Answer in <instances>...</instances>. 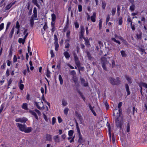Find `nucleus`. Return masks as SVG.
Wrapping results in <instances>:
<instances>
[{
	"label": "nucleus",
	"mask_w": 147,
	"mask_h": 147,
	"mask_svg": "<svg viewBox=\"0 0 147 147\" xmlns=\"http://www.w3.org/2000/svg\"><path fill=\"white\" fill-rule=\"evenodd\" d=\"M108 81L112 85H119L121 84V82L120 78L118 77H116V78L111 77L107 78Z\"/></svg>",
	"instance_id": "f257e3e1"
},
{
	"label": "nucleus",
	"mask_w": 147,
	"mask_h": 147,
	"mask_svg": "<svg viewBox=\"0 0 147 147\" xmlns=\"http://www.w3.org/2000/svg\"><path fill=\"white\" fill-rule=\"evenodd\" d=\"M109 61H107V58L103 57L101 59V63L103 69L106 71L108 70L107 65H108Z\"/></svg>",
	"instance_id": "f03ea898"
},
{
	"label": "nucleus",
	"mask_w": 147,
	"mask_h": 147,
	"mask_svg": "<svg viewBox=\"0 0 147 147\" xmlns=\"http://www.w3.org/2000/svg\"><path fill=\"white\" fill-rule=\"evenodd\" d=\"M17 126L19 127L20 130L22 131H24V130L26 128V125L25 124H22L21 123H16Z\"/></svg>",
	"instance_id": "7ed1b4c3"
},
{
	"label": "nucleus",
	"mask_w": 147,
	"mask_h": 147,
	"mask_svg": "<svg viewBox=\"0 0 147 147\" xmlns=\"http://www.w3.org/2000/svg\"><path fill=\"white\" fill-rule=\"evenodd\" d=\"M75 114L77 117L78 118L80 121L79 123L80 124H82L84 122L83 119L82 115L78 113V112L76 111Z\"/></svg>",
	"instance_id": "20e7f679"
},
{
	"label": "nucleus",
	"mask_w": 147,
	"mask_h": 147,
	"mask_svg": "<svg viewBox=\"0 0 147 147\" xmlns=\"http://www.w3.org/2000/svg\"><path fill=\"white\" fill-rule=\"evenodd\" d=\"M15 121L16 122H20L21 123H25L27 121V119L25 117L20 118L16 119Z\"/></svg>",
	"instance_id": "39448f33"
},
{
	"label": "nucleus",
	"mask_w": 147,
	"mask_h": 147,
	"mask_svg": "<svg viewBox=\"0 0 147 147\" xmlns=\"http://www.w3.org/2000/svg\"><path fill=\"white\" fill-rule=\"evenodd\" d=\"M80 80L82 85L85 87H86L88 86V83L85 82V80L84 78L81 77L80 78Z\"/></svg>",
	"instance_id": "423d86ee"
},
{
	"label": "nucleus",
	"mask_w": 147,
	"mask_h": 147,
	"mask_svg": "<svg viewBox=\"0 0 147 147\" xmlns=\"http://www.w3.org/2000/svg\"><path fill=\"white\" fill-rule=\"evenodd\" d=\"M81 29L80 37L81 38H85L84 36V27L82 26H81Z\"/></svg>",
	"instance_id": "0eeeda50"
},
{
	"label": "nucleus",
	"mask_w": 147,
	"mask_h": 147,
	"mask_svg": "<svg viewBox=\"0 0 147 147\" xmlns=\"http://www.w3.org/2000/svg\"><path fill=\"white\" fill-rule=\"evenodd\" d=\"M74 59L76 65L78 67H79L80 65V63L79 61L78 56H77L76 57H74Z\"/></svg>",
	"instance_id": "6e6552de"
},
{
	"label": "nucleus",
	"mask_w": 147,
	"mask_h": 147,
	"mask_svg": "<svg viewBox=\"0 0 147 147\" xmlns=\"http://www.w3.org/2000/svg\"><path fill=\"white\" fill-rule=\"evenodd\" d=\"M32 130V129L31 127H27L26 126V128L24 130V132L26 133H29L31 132Z\"/></svg>",
	"instance_id": "1a4fd4ad"
},
{
	"label": "nucleus",
	"mask_w": 147,
	"mask_h": 147,
	"mask_svg": "<svg viewBox=\"0 0 147 147\" xmlns=\"http://www.w3.org/2000/svg\"><path fill=\"white\" fill-rule=\"evenodd\" d=\"M83 39L84 40L85 42V44L88 47H90L91 46L89 40L88 38H84Z\"/></svg>",
	"instance_id": "9d476101"
},
{
	"label": "nucleus",
	"mask_w": 147,
	"mask_h": 147,
	"mask_svg": "<svg viewBox=\"0 0 147 147\" xmlns=\"http://www.w3.org/2000/svg\"><path fill=\"white\" fill-rule=\"evenodd\" d=\"M125 87L127 93V96L130 95L131 92L129 90V86L127 84H125Z\"/></svg>",
	"instance_id": "9b49d317"
},
{
	"label": "nucleus",
	"mask_w": 147,
	"mask_h": 147,
	"mask_svg": "<svg viewBox=\"0 0 147 147\" xmlns=\"http://www.w3.org/2000/svg\"><path fill=\"white\" fill-rule=\"evenodd\" d=\"M116 124V125L117 127H119L120 129H121L122 126V122L121 121H118L115 123Z\"/></svg>",
	"instance_id": "f8f14e48"
},
{
	"label": "nucleus",
	"mask_w": 147,
	"mask_h": 147,
	"mask_svg": "<svg viewBox=\"0 0 147 147\" xmlns=\"http://www.w3.org/2000/svg\"><path fill=\"white\" fill-rule=\"evenodd\" d=\"M96 13L95 12H94L92 16H91L90 17V19L93 22H95L96 21Z\"/></svg>",
	"instance_id": "ddd939ff"
},
{
	"label": "nucleus",
	"mask_w": 147,
	"mask_h": 147,
	"mask_svg": "<svg viewBox=\"0 0 147 147\" xmlns=\"http://www.w3.org/2000/svg\"><path fill=\"white\" fill-rule=\"evenodd\" d=\"M52 136L51 135L48 134H47L46 135V140L47 141H51L52 140Z\"/></svg>",
	"instance_id": "4468645a"
},
{
	"label": "nucleus",
	"mask_w": 147,
	"mask_h": 147,
	"mask_svg": "<svg viewBox=\"0 0 147 147\" xmlns=\"http://www.w3.org/2000/svg\"><path fill=\"white\" fill-rule=\"evenodd\" d=\"M34 17L32 15L31 16V18L30 19V24L31 27H33L34 24Z\"/></svg>",
	"instance_id": "2eb2a0df"
},
{
	"label": "nucleus",
	"mask_w": 147,
	"mask_h": 147,
	"mask_svg": "<svg viewBox=\"0 0 147 147\" xmlns=\"http://www.w3.org/2000/svg\"><path fill=\"white\" fill-rule=\"evenodd\" d=\"M89 106L90 108V110L92 111L93 115L95 116L96 115V114L94 111L93 109L94 108V107H93L91 106L90 104H89Z\"/></svg>",
	"instance_id": "dca6fc26"
},
{
	"label": "nucleus",
	"mask_w": 147,
	"mask_h": 147,
	"mask_svg": "<svg viewBox=\"0 0 147 147\" xmlns=\"http://www.w3.org/2000/svg\"><path fill=\"white\" fill-rule=\"evenodd\" d=\"M15 2L11 3L7 5L5 7V9L8 10L15 4Z\"/></svg>",
	"instance_id": "f3484780"
},
{
	"label": "nucleus",
	"mask_w": 147,
	"mask_h": 147,
	"mask_svg": "<svg viewBox=\"0 0 147 147\" xmlns=\"http://www.w3.org/2000/svg\"><path fill=\"white\" fill-rule=\"evenodd\" d=\"M22 107L23 109L25 110H28V104L26 103H23Z\"/></svg>",
	"instance_id": "a211bd4d"
},
{
	"label": "nucleus",
	"mask_w": 147,
	"mask_h": 147,
	"mask_svg": "<svg viewBox=\"0 0 147 147\" xmlns=\"http://www.w3.org/2000/svg\"><path fill=\"white\" fill-rule=\"evenodd\" d=\"M73 80L75 83V84L77 85L78 86L79 85V83H78V78L74 76L73 78Z\"/></svg>",
	"instance_id": "6ab92c4d"
},
{
	"label": "nucleus",
	"mask_w": 147,
	"mask_h": 147,
	"mask_svg": "<svg viewBox=\"0 0 147 147\" xmlns=\"http://www.w3.org/2000/svg\"><path fill=\"white\" fill-rule=\"evenodd\" d=\"M63 55L65 56V58L67 59H68L70 57L69 53L67 51L64 52L63 53Z\"/></svg>",
	"instance_id": "aec40b11"
},
{
	"label": "nucleus",
	"mask_w": 147,
	"mask_h": 147,
	"mask_svg": "<svg viewBox=\"0 0 147 147\" xmlns=\"http://www.w3.org/2000/svg\"><path fill=\"white\" fill-rule=\"evenodd\" d=\"M59 136L58 135L55 136H53V138L55 142H59Z\"/></svg>",
	"instance_id": "412c9836"
},
{
	"label": "nucleus",
	"mask_w": 147,
	"mask_h": 147,
	"mask_svg": "<svg viewBox=\"0 0 147 147\" xmlns=\"http://www.w3.org/2000/svg\"><path fill=\"white\" fill-rule=\"evenodd\" d=\"M33 13H34V16L33 17L34 18H36L37 17V9L36 7H34V8L33 9Z\"/></svg>",
	"instance_id": "4be33fe9"
},
{
	"label": "nucleus",
	"mask_w": 147,
	"mask_h": 147,
	"mask_svg": "<svg viewBox=\"0 0 147 147\" xmlns=\"http://www.w3.org/2000/svg\"><path fill=\"white\" fill-rule=\"evenodd\" d=\"M32 3L35 5L39 9L40 7L37 3V0H32Z\"/></svg>",
	"instance_id": "5701e85b"
},
{
	"label": "nucleus",
	"mask_w": 147,
	"mask_h": 147,
	"mask_svg": "<svg viewBox=\"0 0 147 147\" xmlns=\"http://www.w3.org/2000/svg\"><path fill=\"white\" fill-rule=\"evenodd\" d=\"M14 31V27H13L12 29L11 32L9 33V37L10 38H11L12 37L13 35Z\"/></svg>",
	"instance_id": "b1692460"
},
{
	"label": "nucleus",
	"mask_w": 147,
	"mask_h": 147,
	"mask_svg": "<svg viewBox=\"0 0 147 147\" xmlns=\"http://www.w3.org/2000/svg\"><path fill=\"white\" fill-rule=\"evenodd\" d=\"M139 34H136L137 39H141L142 38V32L141 31H139Z\"/></svg>",
	"instance_id": "393cba45"
},
{
	"label": "nucleus",
	"mask_w": 147,
	"mask_h": 147,
	"mask_svg": "<svg viewBox=\"0 0 147 147\" xmlns=\"http://www.w3.org/2000/svg\"><path fill=\"white\" fill-rule=\"evenodd\" d=\"M125 77L129 84H131L132 83L131 79L130 78L126 75H125Z\"/></svg>",
	"instance_id": "a878e982"
},
{
	"label": "nucleus",
	"mask_w": 147,
	"mask_h": 147,
	"mask_svg": "<svg viewBox=\"0 0 147 147\" xmlns=\"http://www.w3.org/2000/svg\"><path fill=\"white\" fill-rule=\"evenodd\" d=\"M25 40H24V38H20L19 39L18 41L20 43H22L23 44H24V43Z\"/></svg>",
	"instance_id": "bb28decb"
},
{
	"label": "nucleus",
	"mask_w": 147,
	"mask_h": 147,
	"mask_svg": "<svg viewBox=\"0 0 147 147\" xmlns=\"http://www.w3.org/2000/svg\"><path fill=\"white\" fill-rule=\"evenodd\" d=\"M59 79L60 81V84L61 85H62L63 83V80L61 75L60 74L59 75Z\"/></svg>",
	"instance_id": "cd10ccee"
},
{
	"label": "nucleus",
	"mask_w": 147,
	"mask_h": 147,
	"mask_svg": "<svg viewBox=\"0 0 147 147\" xmlns=\"http://www.w3.org/2000/svg\"><path fill=\"white\" fill-rule=\"evenodd\" d=\"M86 53L89 59L90 60L92 58V57H91V55L89 52L88 51H86Z\"/></svg>",
	"instance_id": "c85d7f7f"
},
{
	"label": "nucleus",
	"mask_w": 147,
	"mask_h": 147,
	"mask_svg": "<svg viewBox=\"0 0 147 147\" xmlns=\"http://www.w3.org/2000/svg\"><path fill=\"white\" fill-rule=\"evenodd\" d=\"M120 52L122 56L123 57H125L127 56V55L126 54L125 51L122 50Z\"/></svg>",
	"instance_id": "c756f323"
},
{
	"label": "nucleus",
	"mask_w": 147,
	"mask_h": 147,
	"mask_svg": "<svg viewBox=\"0 0 147 147\" xmlns=\"http://www.w3.org/2000/svg\"><path fill=\"white\" fill-rule=\"evenodd\" d=\"M51 72L48 69V68L47 67V72H46V76L48 78H49L50 77V74Z\"/></svg>",
	"instance_id": "7c9ffc66"
},
{
	"label": "nucleus",
	"mask_w": 147,
	"mask_h": 147,
	"mask_svg": "<svg viewBox=\"0 0 147 147\" xmlns=\"http://www.w3.org/2000/svg\"><path fill=\"white\" fill-rule=\"evenodd\" d=\"M52 20V22H55L56 18V16L54 13H53L51 15Z\"/></svg>",
	"instance_id": "2f4dec72"
},
{
	"label": "nucleus",
	"mask_w": 147,
	"mask_h": 147,
	"mask_svg": "<svg viewBox=\"0 0 147 147\" xmlns=\"http://www.w3.org/2000/svg\"><path fill=\"white\" fill-rule=\"evenodd\" d=\"M108 127L109 129V138H110V140H111V127L110 125L109 124V125H108Z\"/></svg>",
	"instance_id": "473e14b6"
},
{
	"label": "nucleus",
	"mask_w": 147,
	"mask_h": 147,
	"mask_svg": "<svg viewBox=\"0 0 147 147\" xmlns=\"http://www.w3.org/2000/svg\"><path fill=\"white\" fill-rule=\"evenodd\" d=\"M54 44L55 46V50L56 51H57L59 47V45L58 43V42H55Z\"/></svg>",
	"instance_id": "72a5a7b5"
},
{
	"label": "nucleus",
	"mask_w": 147,
	"mask_h": 147,
	"mask_svg": "<svg viewBox=\"0 0 147 147\" xmlns=\"http://www.w3.org/2000/svg\"><path fill=\"white\" fill-rule=\"evenodd\" d=\"M34 105L36 106L38 109L39 110L41 109V108L38 105V104L39 102H36V101H34Z\"/></svg>",
	"instance_id": "f704fd0d"
},
{
	"label": "nucleus",
	"mask_w": 147,
	"mask_h": 147,
	"mask_svg": "<svg viewBox=\"0 0 147 147\" xmlns=\"http://www.w3.org/2000/svg\"><path fill=\"white\" fill-rule=\"evenodd\" d=\"M106 3L105 1H102V7L103 9H104L105 8L106 6Z\"/></svg>",
	"instance_id": "c9c22d12"
},
{
	"label": "nucleus",
	"mask_w": 147,
	"mask_h": 147,
	"mask_svg": "<svg viewBox=\"0 0 147 147\" xmlns=\"http://www.w3.org/2000/svg\"><path fill=\"white\" fill-rule=\"evenodd\" d=\"M120 7L119 5H117V13L118 14V16H119L120 14Z\"/></svg>",
	"instance_id": "e433bc0d"
},
{
	"label": "nucleus",
	"mask_w": 147,
	"mask_h": 147,
	"mask_svg": "<svg viewBox=\"0 0 147 147\" xmlns=\"http://www.w3.org/2000/svg\"><path fill=\"white\" fill-rule=\"evenodd\" d=\"M74 133V131L73 130H70L68 131V135L69 137L71 136Z\"/></svg>",
	"instance_id": "4c0bfd02"
},
{
	"label": "nucleus",
	"mask_w": 147,
	"mask_h": 147,
	"mask_svg": "<svg viewBox=\"0 0 147 147\" xmlns=\"http://www.w3.org/2000/svg\"><path fill=\"white\" fill-rule=\"evenodd\" d=\"M84 141L82 138V137L79 138V139L78 140V142L80 144L84 142Z\"/></svg>",
	"instance_id": "58836bf2"
},
{
	"label": "nucleus",
	"mask_w": 147,
	"mask_h": 147,
	"mask_svg": "<svg viewBox=\"0 0 147 147\" xmlns=\"http://www.w3.org/2000/svg\"><path fill=\"white\" fill-rule=\"evenodd\" d=\"M118 109H119V110H118L119 112H117V114H119V117H120L122 113V109L121 108H118Z\"/></svg>",
	"instance_id": "ea45409f"
},
{
	"label": "nucleus",
	"mask_w": 147,
	"mask_h": 147,
	"mask_svg": "<svg viewBox=\"0 0 147 147\" xmlns=\"http://www.w3.org/2000/svg\"><path fill=\"white\" fill-rule=\"evenodd\" d=\"M5 104H3L1 105L0 108V114H1L2 112L3 109L5 107Z\"/></svg>",
	"instance_id": "a19ab883"
},
{
	"label": "nucleus",
	"mask_w": 147,
	"mask_h": 147,
	"mask_svg": "<svg viewBox=\"0 0 147 147\" xmlns=\"http://www.w3.org/2000/svg\"><path fill=\"white\" fill-rule=\"evenodd\" d=\"M122 42L124 44V45L126 46H128L129 45L127 41L124 39H123V40H122Z\"/></svg>",
	"instance_id": "79ce46f5"
},
{
	"label": "nucleus",
	"mask_w": 147,
	"mask_h": 147,
	"mask_svg": "<svg viewBox=\"0 0 147 147\" xmlns=\"http://www.w3.org/2000/svg\"><path fill=\"white\" fill-rule=\"evenodd\" d=\"M62 105L63 106H65L67 104V102L64 100H62Z\"/></svg>",
	"instance_id": "37998d69"
},
{
	"label": "nucleus",
	"mask_w": 147,
	"mask_h": 147,
	"mask_svg": "<svg viewBox=\"0 0 147 147\" xmlns=\"http://www.w3.org/2000/svg\"><path fill=\"white\" fill-rule=\"evenodd\" d=\"M19 87L21 90H22L24 89V85L22 84H20L19 85Z\"/></svg>",
	"instance_id": "c03bdc74"
},
{
	"label": "nucleus",
	"mask_w": 147,
	"mask_h": 147,
	"mask_svg": "<svg viewBox=\"0 0 147 147\" xmlns=\"http://www.w3.org/2000/svg\"><path fill=\"white\" fill-rule=\"evenodd\" d=\"M135 5L134 4L132 5L131 6H130L129 9H130L132 11H134L135 9Z\"/></svg>",
	"instance_id": "a18cd8bd"
},
{
	"label": "nucleus",
	"mask_w": 147,
	"mask_h": 147,
	"mask_svg": "<svg viewBox=\"0 0 147 147\" xmlns=\"http://www.w3.org/2000/svg\"><path fill=\"white\" fill-rule=\"evenodd\" d=\"M69 110V109L67 108H66L64 110V114L66 115H67L68 114V112Z\"/></svg>",
	"instance_id": "49530a36"
},
{
	"label": "nucleus",
	"mask_w": 147,
	"mask_h": 147,
	"mask_svg": "<svg viewBox=\"0 0 147 147\" xmlns=\"http://www.w3.org/2000/svg\"><path fill=\"white\" fill-rule=\"evenodd\" d=\"M20 26L18 21H17L16 26V29H20Z\"/></svg>",
	"instance_id": "de8ad7c7"
},
{
	"label": "nucleus",
	"mask_w": 147,
	"mask_h": 147,
	"mask_svg": "<svg viewBox=\"0 0 147 147\" xmlns=\"http://www.w3.org/2000/svg\"><path fill=\"white\" fill-rule=\"evenodd\" d=\"M102 19H100L99 20V29L100 30L102 26Z\"/></svg>",
	"instance_id": "09e8293b"
},
{
	"label": "nucleus",
	"mask_w": 147,
	"mask_h": 147,
	"mask_svg": "<svg viewBox=\"0 0 147 147\" xmlns=\"http://www.w3.org/2000/svg\"><path fill=\"white\" fill-rule=\"evenodd\" d=\"M116 8H113L112 10V14L113 16H114L115 13L116 12Z\"/></svg>",
	"instance_id": "8fccbe9b"
},
{
	"label": "nucleus",
	"mask_w": 147,
	"mask_h": 147,
	"mask_svg": "<svg viewBox=\"0 0 147 147\" xmlns=\"http://www.w3.org/2000/svg\"><path fill=\"white\" fill-rule=\"evenodd\" d=\"M130 131V125L129 123L127 124V132H129Z\"/></svg>",
	"instance_id": "3c124183"
},
{
	"label": "nucleus",
	"mask_w": 147,
	"mask_h": 147,
	"mask_svg": "<svg viewBox=\"0 0 147 147\" xmlns=\"http://www.w3.org/2000/svg\"><path fill=\"white\" fill-rule=\"evenodd\" d=\"M122 18L121 17H120L119 18V24L120 25H121L122 24Z\"/></svg>",
	"instance_id": "603ef678"
},
{
	"label": "nucleus",
	"mask_w": 147,
	"mask_h": 147,
	"mask_svg": "<svg viewBox=\"0 0 147 147\" xmlns=\"http://www.w3.org/2000/svg\"><path fill=\"white\" fill-rule=\"evenodd\" d=\"M56 121V119L55 117H53L52 119V124L54 125Z\"/></svg>",
	"instance_id": "864d4df0"
},
{
	"label": "nucleus",
	"mask_w": 147,
	"mask_h": 147,
	"mask_svg": "<svg viewBox=\"0 0 147 147\" xmlns=\"http://www.w3.org/2000/svg\"><path fill=\"white\" fill-rule=\"evenodd\" d=\"M70 33V31L69 30L67 31L66 33V36L68 38H70L69 35Z\"/></svg>",
	"instance_id": "5fc2aeb1"
},
{
	"label": "nucleus",
	"mask_w": 147,
	"mask_h": 147,
	"mask_svg": "<svg viewBox=\"0 0 147 147\" xmlns=\"http://www.w3.org/2000/svg\"><path fill=\"white\" fill-rule=\"evenodd\" d=\"M105 106L106 108V109L107 110L109 108V105L107 102L106 101L105 102Z\"/></svg>",
	"instance_id": "6e6d98bb"
},
{
	"label": "nucleus",
	"mask_w": 147,
	"mask_h": 147,
	"mask_svg": "<svg viewBox=\"0 0 147 147\" xmlns=\"http://www.w3.org/2000/svg\"><path fill=\"white\" fill-rule=\"evenodd\" d=\"M112 67L113 68L115 66V61L112 60Z\"/></svg>",
	"instance_id": "4d7b16f0"
},
{
	"label": "nucleus",
	"mask_w": 147,
	"mask_h": 147,
	"mask_svg": "<svg viewBox=\"0 0 147 147\" xmlns=\"http://www.w3.org/2000/svg\"><path fill=\"white\" fill-rule=\"evenodd\" d=\"M48 28L47 23L46 22H45V24L43 27V29H44L45 31V30L46 29Z\"/></svg>",
	"instance_id": "13d9d810"
},
{
	"label": "nucleus",
	"mask_w": 147,
	"mask_h": 147,
	"mask_svg": "<svg viewBox=\"0 0 147 147\" xmlns=\"http://www.w3.org/2000/svg\"><path fill=\"white\" fill-rule=\"evenodd\" d=\"M4 26V24L3 23H2L0 24V31H1L3 28Z\"/></svg>",
	"instance_id": "bf43d9fd"
},
{
	"label": "nucleus",
	"mask_w": 147,
	"mask_h": 147,
	"mask_svg": "<svg viewBox=\"0 0 147 147\" xmlns=\"http://www.w3.org/2000/svg\"><path fill=\"white\" fill-rule=\"evenodd\" d=\"M79 72L80 73V70L82 71H84V67H80V68H79Z\"/></svg>",
	"instance_id": "052dcab7"
},
{
	"label": "nucleus",
	"mask_w": 147,
	"mask_h": 147,
	"mask_svg": "<svg viewBox=\"0 0 147 147\" xmlns=\"http://www.w3.org/2000/svg\"><path fill=\"white\" fill-rule=\"evenodd\" d=\"M78 11L79 12H81L82 10V6L81 5H78Z\"/></svg>",
	"instance_id": "680f3d73"
},
{
	"label": "nucleus",
	"mask_w": 147,
	"mask_h": 147,
	"mask_svg": "<svg viewBox=\"0 0 147 147\" xmlns=\"http://www.w3.org/2000/svg\"><path fill=\"white\" fill-rule=\"evenodd\" d=\"M54 40H55V42H58V38L57 35L56 34L54 35Z\"/></svg>",
	"instance_id": "e2e57ef3"
},
{
	"label": "nucleus",
	"mask_w": 147,
	"mask_h": 147,
	"mask_svg": "<svg viewBox=\"0 0 147 147\" xmlns=\"http://www.w3.org/2000/svg\"><path fill=\"white\" fill-rule=\"evenodd\" d=\"M10 24H11V22H8L7 23V26H6V30H5L6 31L7 30V29L8 28L9 26L10 25Z\"/></svg>",
	"instance_id": "0e129e2a"
},
{
	"label": "nucleus",
	"mask_w": 147,
	"mask_h": 147,
	"mask_svg": "<svg viewBox=\"0 0 147 147\" xmlns=\"http://www.w3.org/2000/svg\"><path fill=\"white\" fill-rule=\"evenodd\" d=\"M71 75L74 76L76 74V72L74 70H72L70 73Z\"/></svg>",
	"instance_id": "69168bd1"
},
{
	"label": "nucleus",
	"mask_w": 147,
	"mask_h": 147,
	"mask_svg": "<svg viewBox=\"0 0 147 147\" xmlns=\"http://www.w3.org/2000/svg\"><path fill=\"white\" fill-rule=\"evenodd\" d=\"M58 122L59 123H60L62 121V119L60 117H58Z\"/></svg>",
	"instance_id": "338daca9"
},
{
	"label": "nucleus",
	"mask_w": 147,
	"mask_h": 147,
	"mask_svg": "<svg viewBox=\"0 0 147 147\" xmlns=\"http://www.w3.org/2000/svg\"><path fill=\"white\" fill-rule=\"evenodd\" d=\"M75 27L76 28H78L79 27V24L78 22H76L75 23Z\"/></svg>",
	"instance_id": "774afa93"
}]
</instances>
